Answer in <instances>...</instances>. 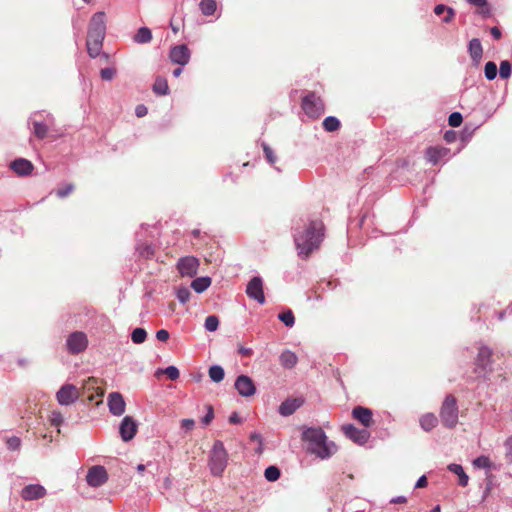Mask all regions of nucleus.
Segmentation results:
<instances>
[{"label":"nucleus","instance_id":"393cba45","mask_svg":"<svg viewBox=\"0 0 512 512\" xmlns=\"http://www.w3.org/2000/svg\"><path fill=\"white\" fill-rule=\"evenodd\" d=\"M298 362L296 354L290 350H285L280 355V363L283 367L291 369L295 367Z\"/></svg>","mask_w":512,"mask_h":512},{"label":"nucleus","instance_id":"37998d69","mask_svg":"<svg viewBox=\"0 0 512 512\" xmlns=\"http://www.w3.org/2000/svg\"><path fill=\"white\" fill-rule=\"evenodd\" d=\"M473 465L477 468L489 469L492 467V462L487 456H479L473 461Z\"/></svg>","mask_w":512,"mask_h":512},{"label":"nucleus","instance_id":"79ce46f5","mask_svg":"<svg viewBox=\"0 0 512 512\" xmlns=\"http://www.w3.org/2000/svg\"><path fill=\"white\" fill-rule=\"evenodd\" d=\"M500 77L503 79H507L511 76L512 73V65L509 61L504 60L500 63L499 69Z\"/></svg>","mask_w":512,"mask_h":512},{"label":"nucleus","instance_id":"a878e982","mask_svg":"<svg viewBox=\"0 0 512 512\" xmlns=\"http://www.w3.org/2000/svg\"><path fill=\"white\" fill-rule=\"evenodd\" d=\"M434 13L438 16L445 14L443 17V21L445 23L451 22L455 16V11L451 7L443 4L436 5L434 8Z\"/></svg>","mask_w":512,"mask_h":512},{"label":"nucleus","instance_id":"6e6552de","mask_svg":"<svg viewBox=\"0 0 512 512\" xmlns=\"http://www.w3.org/2000/svg\"><path fill=\"white\" fill-rule=\"evenodd\" d=\"M67 350L70 354H79L88 346V338L84 332L75 331L66 340Z\"/></svg>","mask_w":512,"mask_h":512},{"label":"nucleus","instance_id":"9b49d317","mask_svg":"<svg viewBox=\"0 0 512 512\" xmlns=\"http://www.w3.org/2000/svg\"><path fill=\"white\" fill-rule=\"evenodd\" d=\"M246 294L249 298L256 300L260 304L265 303L263 281L260 277L255 276L249 281L246 287Z\"/></svg>","mask_w":512,"mask_h":512},{"label":"nucleus","instance_id":"dca6fc26","mask_svg":"<svg viewBox=\"0 0 512 512\" xmlns=\"http://www.w3.org/2000/svg\"><path fill=\"white\" fill-rule=\"evenodd\" d=\"M173 63L186 65L190 60V50L185 44L174 46L169 55Z\"/></svg>","mask_w":512,"mask_h":512},{"label":"nucleus","instance_id":"09e8293b","mask_svg":"<svg viewBox=\"0 0 512 512\" xmlns=\"http://www.w3.org/2000/svg\"><path fill=\"white\" fill-rule=\"evenodd\" d=\"M164 373L167 375V377L171 380H177L180 376V372L177 367L175 366H168Z\"/></svg>","mask_w":512,"mask_h":512},{"label":"nucleus","instance_id":"e2e57ef3","mask_svg":"<svg viewBox=\"0 0 512 512\" xmlns=\"http://www.w3.org/2000/svg\"><path fill=\"white\" fill-rule=\"evenodd\" d=\"M491 35L496 39V40H499L501 38V31L498 27H492L491 30Z\"/></svg>","mask_w":512,"mask_h":512},{"label":"nucleus","instance_id":"a19ab883","mask_svg":"<svg viewBox=\"0 0 512 512\" xmlns=\"http://www.w3.org/2000/svg\"><path fill=\"white\" fill-rule=\"evenodd\" d=\"M264 475L268 481L273 482L279 479L280 470L276 466H269L268 468H266Z\"/></svg>","mask_w":512,"mask_h":512},{"label":"nucleus","instance_id":"4468645a","mask_svg":"<svg viewBox=\"0 0 512 512\" xmlns=\"http://www.w3.org/2000/svg\"><path fill=\"white\" fill-rule=\"evenodd\" d=\"M235 388L243 397H250L256 393V386L253 380L246 376L240 375L235 381Z\"/></svg>","mask_w":512,"mask_h":512},{"label":"nucleus","instance_id":"39448f33","mask_svg":"<svg viewBox=\"0 0 512 512\" xmlns=\"http://www.w3.org/2000/svg\"><path fill=\"white\" fill-rule=\"evenodd\" d=\"M458 413L456 398L452 394L447 395L439 412L442 424L449 429L454 428L458 423Z\"/></svg>","mask_w":512,"mask_h":512},{"label":"nucleus","instance_id":"603ef678","mask_svg":"<svg viewBox=\"0 0 512 512\" xmlns=\"http://www.w3.org/2000/svg\"><path fill=\"white\" fill-rule=\"evenodd\" d=\"M504 445L506 449L505 459L508 463H512V437L508 438Z\"/></svg>","mask_w":512,"mask_h":512},{"label":"nucleus","instance_id":"a211bd4d","mask_svg":"<svg viewBox=\"0 0 512 512\" xmlns=\"http://www.w3.org/2000/svg\"><path fill=\"white\" fill-rule=\"evenodd\" d=\"M352 417L365 427H370L374 423L372 411L363 406L353 408Z\"/></svg>","mask_w":512,"mask_h":512},{"label":"nucleus","instance_id":"ea45409f","mask_svg":"<svg viewBox=\"0 0 512 512\" xmlns=\"http://www.w3.org/2000/svg\"><path fill=\"white\" fill-rule=\"evenodd\" d=\"M205 329L209 332L216 331L219 326V319L215 315H210L205 319Z\"/></svg>","mask_w":512,"mask_h":512},{"label":"nucleus","instance_id":"9d476101","mask_svg":"<svg viewBox=\"0 0 512 512\" xmlns=\"http://www.w3.org/2000/svg\"><path fill=\"white\" fill-rule=\"evenodd\" d=\"M80 396H82L81 391L72 384L63 385L56 394L57 401L61 405H70Z\"/></svg>","mask_w":512,"mask_h":512},{"label":"nucleus","instance_id":"423d86ee","mask_svg":"<svg viewBox=\"0 0 512 512\" xmlns=\"http://www.w3.org/2000/svg\"><path fill=\"white\" fill-rule=\"evenodd\" d=\"M302 109L309 117L318 118L324 112V103L316 93L309 92L302 99Z\"/></svg>","mask_w":512,"mask_h":512},{"label":"nucleus","instance_id":"f8f14e48","mask_svg":"<svg viewBox=\"0 0 512 512\" xmlns=\"http://www.w3.org/2000/svg\"><path fill=\"white\" fill-rule=\"evenodd\" d=\"M108 479L107 471L103 466H93L86 475L87 483L92 487L103 485Z\"/></svg>","mask_w":512,"mask_h":512},{"label":"nucleus","instance_id":"f257e3e1","mask_svg":"<svg viewBox=\"0 0 512 512\" xmlns=\"http://www.w3.org/2000/svg\"><path fill=\"white\" fill-rule=\"evenodd\" d=\"M324 225L322 221H311L303 232L295 236V245L298 255L304 259L319 248L324 237Z\"/></svg>","mask_w":512,"mask_h":512},{"label":"nucleus","instance_id":"13d9d810","mask_svg":"<svg viewBox=\"0 0 512 512\" xmlns=\"http://www.w3.org/2000/svg\"><path fill=\"white\" fill-rule=\"evenodd\" d=\"M156 338L159 341L165 342L169 339V332L165 329L158 330L156 332Z\"/></svg>","mask_w":512,"mask_h":512},{"label":"nucleus","instance_id":"774afa93","mask_svg":"<svg viewBox=\"0 0 512 512\" xmlns=\"http://www.w3.org/2000/svg\"><path fill=\"white\" fill-rule=\"evenodd\" d=\"M444 138L447 142H452L454 140V133L451 131L446 132Z\"/></svg>","mask_w":512,"mask_h":512},{"label":"nucleus","instance_id":"aec40b11","mask_svg":"<svg viewBox=\"0 0 512 512\" xmlns=\"http://www.w3.org/2000/svg\"><path fill=\"white\" fill-rule=\"evenodd\" d=\"M45 495L46 489L39 484L27 485L21 491V497L26 501L40 499Z\"/></svg>","mask_w":512,"mask_h":512},{"label":"nucleus","instance_id":"c03bdc74","mask_svg":"<svg viewBox=\"0 0 512 512\" xmlns=\"http://www.w3.org/2000/svg\"><path fill=\"white\" fill-rule=\"evenodd\" d=\"M176 296L182 304H185L189 301L191 292L187 287H179L176 291Z\"/></svg>","mask_w":512,"mask_h":512},{"label":"nucleus","instance_id":"2f4dec72","mask_svg":"<svg viewBox=\"0 0 512 512\" xmlns=\"http://www.w3.org/2000/svg\"><path fill=\"white\" fill-rule=\"evenodd\" d=\"M152 40V32L147 27H141L134 35V41L136 43L144 44L149 43Z\"/></svg>","mask_w":512,"mask_h":512},{"label":"nucleus","instance_id":"20e7f679","mask_svg":"<svg viewBox=\"0 0 512 512\" xmlns=\"http://www.w3.org/2000/svg\"><path fill=\"white\" fill-rule=\"evenodd\" d=\"M228 464V452L220 440H216L209 454L208 466L213 476L221 477Z\"/></svg>","mask_w":512,"mask_h":512},{"label":"nucleus","instance_id":"f704fd0d","mask_svg":"<svg viewBox=\"0 0 512 512\" xmlns=\"http://www.w3.org/2000/svg\"><path fill=\"white\" fill-rule=\"evenodd\" d=\"M209 377L213 382L219 383L224 379V369L219 365H213L208 371Z\"/></svg>","mask_w":512,"mask_h":512},{"label":"nucleus","instance_id":"7ed1b4c3","mask_svg":"<svg viewBox=\"0 0 512 512\" xmlns=\"http://www.w3.org/2000/svg\"><path fill=\"white\" fill-rule=\"evenodd\" d=\"M106 33L105 13H95L89 23L86 46L88 54L95 58L97 57L103 46V41Z\"/></svg>","mask_w":512,"mask_h":512},{"label":"nucleus","instance_id":"0eeeda50","mask_svg":"<svg viewBox=\"0 0 512 512\" xmlns=\"http://www.w3.org/2000/svg\"><path fill=\"white\" fill-rule=\"evenodd\" d=\"M199 266V259L194 256L181 257L176 264V268L181 277L189 278H192L197 275Z\"/></svg>","mask_w":512,"mask_h":512},{"label":"nucleus","instance_id":"3c124183","mask_svg":"<svg viewBox=\"0 0 512 512\" xmlns=\"http://www.w3.org/2000/svg\"><path fill=\"white\" fill-rule=\"evenodd\" d=\"M49 420L52 425L58 427L63 422V417L60 412L53 411L49 416Z\"/></svg>","mask_w":512,"mask_h":512},{"label":"nucleus","instance_id":"412c9836","mask_svg":"<svg viewBox=\"0 0 512 512\" xmlns=\"http://www.w3.org/2000/svg\"><path fill=\"white\" fill-rule=\"evenodd\" d=\"M449 151L443 146H431L426 150V158L430 163L436 165L448 155Z\"/></svg>","mask_w":512,"mask_h":512},{"label":"nucleus","instance_id":"338daca9","mask_svg":"<svg viewBox=\"0 0 512 512\" xmlns=\"http://www.w3.org/2000/svg\"><path fill=\"white\" fill-rule=\"evenodd\" d=\"M250 439H251L252 441H257L260 445H262V437H261L259 434H257V433H252V434L250 435Z\"/></svg>","mask_w":512,"mask_h":512},{"label":"nucleus","instance_id":"6e6d98bb","mask_svg":"<svg viewBox=\"0 0 512 512\" xmlns=\"http://www.w3.org/2000/svg\"><path fill=\"white\" fill-rule=\"evenodd\" d=\"M21 441L18 437L13 436L7 440V445L10 450H16L20 447Z\"/></svg>","mask_w":512,"mask_h":512},{"label":"nucleus","instance_id":"e433bc0d","mask_svg":"<svg viewBox=\"0 0 512 512\" xmlns=\"http://www.w3.org/2000/svg\"><path fill=\"white\" fill-rule=\"evenodd\" d=\"M147 332L143 328H135L132 331L131 339L135 344H141L146 340Z\"/></svg>","mask_w":512,"mask_h":512},{"label":"nucleus","instance_id":"b1692460","mask_svg":"<svg viewBox=\"0 0 512 512\" xmlns=\"http://www.w3.org/2000/svg\"><path fill=\"white\" fill-rule=\"evenodd\" d=\"M448 470L458 476L459 485H461L462 487H465L468 485L469 477L465 473V471L461 465L455 464V463L449 464Z\"/></svg>","mask_w":512,"mask_h":512},{"label":"nucleus","instance_id":"cd10ccee","mask_svg":"<svg viewBox=\"0 0 512 512\" xmlns=\"http://www.w3.org/2000/svg\"><path fill=\"white\" fill-rule=\"evenodd\" d=\"M469 53L473 60L479 61L483 54L482 45L479 39L474 38L469 43Z\"/></svg>","mask_w":512,"mask_h":512},{"label":"nucleus","instance_id":"473e14b6","mask_svg":"<svg viewBox=\"0 0 512 512\" xmlns=\"http://www.w3.org/2000/svg\"><path fill=\"white\" fill-rule=\"evenodd\" d=\"M199 7L204 15L210 16L215 13L217 4L215 0H201L199 3Z\"/></svg>","mask_w":512,"mask_h":512},{"label":"nucleus","instance_id":"c9c22d12","mask_svg":"<svg viewBox=\"0 0 512 512\" xmlns=\"http://www.w3.org/2000/svg\"><path fill=\"white\" fill-rule=\"evenodd\" d=\"M323 127L328 132L336 131L340 127V121L336 117L329 116L324 119Z\"/></svg>","mask_w":512,"mask_h":512},{"label":"nucleus","instance_id":"052dcab7","mask_svg":"<svg viewBox=\"0 0 512 512\" xmlns=\"http://www.w3.org/2000/svg\"><path fill=\"white\" fill-rule=\"evenodd\" d=\"M427 484H428L427 478H426V476L423 475V476H421L418 479V481L416 482L415 487L416 488H424V487L427 486Z\"/></svg>","mask_w":512,"mask_h":512},{"label":"nucleus","instance_id":"72a5a7b5","mask_svg":"<svg viewBox=\"0 0 512 512\" xmlns=\"http://www.w3.org/2000/svg\"><path fill=\"white\" fill-rule=\"evenodd\" d=\"M168 90L167 80L163 77H157L153 84V91L158 95H166L168 94Z\"/></svg>","mask_w":512,"mask_h":512},{"label":"nucleus","instance_id":"c85d7f7f","mask_svg":"<svg viewBox=\"0 0 512 512\" xmlns=\"http://www.w3.org/2000/svg\"><path fill=\"white\" fill-rule=\"evenodd\" d=\"M469 4L478 8L477 13L483 17L491 16V8L487 3V0H466Z\"/></svg>","mask_w":512,"mask_h":512},{"label":"nucleus","instance_id":"f3484780","mask_svg":"<svg viewBox=\"0 0 512 512\" xmlns=\"http://www.w3.org/2000/svg\"><path fill=\"white\" fill-rule=\"evenodd\" d=\"M344 434L355 443L364 444L367 442L370 434L366 430H360L351 424L342 427Z\"/></svg>","mask_w":512,"mask_h":512},{"label":"nucleus","instance_id":"2eb2a0df","mask_svg":"<svg viewBox=\"0 0 512 512\" xmlns=\"http://www.w3.org/2000/svg\"><path fill=\"white\" fill-rule=\"evenodd\" d=\"M109 411L115 416H121L125 412V401L121 393L112 392L108 396Z\"/></svg>","mask_w":512,"mask_h":512},{"label":"nucleus","instance_id":"de8ad7c7","mask_svg":"<svg viewBox=\"0 0 512 512\" xmlns=\"http://www.w3.org/2000/svg\"><path fill=\"white\" fill-rule=\"evenodd\" d=\"M116 75V69L115 68H103L100 71V76L103 80L110 81L112 80Z\"/></svg>","mask_w":512,"mask_h":512},{"label":"nucleus","instance_id":"5701e85b","mask_svg":"<svg viewBox=\"0 0 512 512\" xmlns=\"http://www.w3.org/2000/svg\"><path fill=\"white\" fill-rule=\"evenodd\" d=\"M300 406L301 401L298 399L286 400L281 403L279 407V413L283 416H289L293 414Z\"/></svg>","mask_w":512,"mask_h":512},{"label":"nucleus","instance_id":"4c0bfd02","mask_svg":"<svg viewBox=\"0 0 512 512\" xmlns=\"http://www.w3.org/2000/svg\"><path fill=\"white\" fill-rule=\"evenodd\" d=\"M278 318L287 326L292 327L295 323V317L291 310L284 311L278 315Z\"/></svg>","mask_w":512,"mask_h":512},{"label":"nucleus","instance_id":"7c9ffc66","mask_svg":"<svg viewBox=\"0 0 512 512\" xmlns=\"http://www.w3.org/2000/svg\"><path fill=\"white\" fill-rule=\"evenodd\" d=\"M33 134L36 138L42 140L48 136L49 125L39 121H33Z\"/></svg>","mask_w":512,"mask_h":512},{"label":"nucleus","instance_id":"1a4fd4ad","mask_svg":"<svg viewBox=\"0 0 512 512\" xmlns=\"http://www.w3.org/2000/svg\"><path fill=\"white\" fill-rule=\"evenodd\" d=\"M492 350L488 347H481L475 361V372L479 376H485L491 372Z\"/></svg>","mask_w":512,"mask_h":512},{"label":"nucleus","instance_id":"58836bf2","mask_svg":"<svg viewBox=\"0 0 512 512\" xmlns=\"http://www.w3.org/2000/svg\"><path fill=\"white\" fill-rule=\"evenodd\" d=\"M484 73H485V77L488 79V80H493L496 78L497 76V66L494 62L492 61H489L485 64V67H484Z\"/></svg>","mask_w":512,"mask_h":512},{"label":"nucleus","instance_id":"bf43d9fd","mask_svg":"<svg viewBox=\"0 0 512 512\" xmlns=\"http://www.w3.org/2000/svg\"><path fill=\"white\" fill-rule=\"evenodd\" d=\"M137 117H143L147 114V108L144 105H138L135 109Z\"/></svg>","mask_w":512,"mask_h":512},{"label":"nucleus","instance_id":"c756f323","mask_svg":"<svg viewBox=\"0 0 512 512\" xmlns=\"http://www.w3.org/2000/svg\"><path fill=\"white\" fill-rule=\"evenodd\" d=\"M438 424V418L433 413H427L420 419V425L425 431H430Z\"/></svg>","mask_w":512,"mask_h":512},{"label":"nucleus","instance_id":"5fc2aeb1","mask_svg":"<svg viewBox=\"0 0 512 512\" xmlns=\"http://www.w3.org/2000/svg\"><path fill=\"white\" fill-rule=\"evenodd\" d=\"M213 418H214V410H213V407L211 405H209L207 407L206 415L202 418V423L204 425H209L211 423V421L213 420Z\"/></svg>","mask_w":512,"mask_h":512},{"label":"nucleus","instance_id":"6ab92c4d","mask_svg":"<svg viewBox=\"0 0 512 512\" xmlns=\"http://www.w3.org/2000/svg\"><path fill=\"white\" fill-rule=\"evenodd\" d=\"M10 168L18 176H28L32 173L34 166L31 161L25 158L15 159L10 163Z\"/></svg>","mask_w":512,"mask_h":512},{"label":"nucleus","instance_id":"8fccbe9b","mask_svg":"<svg viewBox=\"0 0 512 512\" xmlns=\"http://www.w3.org/2000/svg\"><path fill=\"white\" fill-rule=\"evenodd\" d=\"M262 148H263V151H264V154H265V157H266L267 161L270 164H274L275 160H276V157L274 155L273 150L266 143L262 144Z\"/></svg>","mask_w":512,"mask_h":512},{"label":"nucleus","instance_id":"49530a36","mask_svg":"<svg viewBox=\"0 0 512 512\" xmlns=\"http://www.w3.org/2000/svg\"><path fill=\"white\" fill-rule=\"evenodd\" d=\"M73 190H74V185L73 184H71V183L70 184H66L64 187L57 189L56 195L59 198H65L68 195H70L73 192Z\"/></svg>","mask_w":512,"mask_h":512},{"label":"nucleus","instance_id":"a18cd8bd","mask_svg":"<svg viewBox=\"0 0 512 512\" xmlns=\"http://www.w3.org/2000/svg\"><path fill=\"white\" fill-rule=\"evenodd\" d=\"M463 117L459 112H453L448 118V123L452 127H458L461 125Z\"/></svg>","mask_w":512,"mask_h":512},{"label":"nucleus","instance_id":"ddd939ff","mask_svg":"<svg viewBox=\"0 0 512 512\" xmlns=\"http://www.w3.org/2000/svg\"><path fill=\"white\" fill-rule=\"evenodd\" d=\"M138 430L136 421L131 416H125L120 424L119 433L123 441H130Z\"/></svg>","mask_w":512,"mask_h":512},{"label":"nucleus","instance_id":"864d4df0","mask_svg":"<svg viewBox=\"0 0 512 512\" xmlns=\"http://www.w3.org/2000/svg\"><path fill=\"white\" fill-rule=\"evenodd\" d=\"M139 253L142 257L150 258L154 254V250L150 245H144L139 247Z\"/></svg>","mask_w":512,"mask_h":512},{"label":"nucleus","instance_id":"4be33fe9","mask_svg":"<svg viewBox=\"0 0 512 512\" xmlns=\"http://www.w3.org/2000/svg\"><path fill=\"white\" fill-rule=\"evenodd\" d=\"M98 380L94 377H89L87 380L84 381L82 385V395L85 394V392H89L91 390H96V396L102 397L104 395V390L97 386ZM89 401H94L95 395L91 394L87 397Z\"/></svg>","mask_w":512,"mask_h":512},{"label":"nucleus","instance_id":"f03ea898","mask_svg":"<svg viewBox=\"0 0 512 512\" xmlns=\"http://www.w3.org/2000/svg\"><path fill=\"white\" fill-rule=\"evenodd\" d=\"M302 439L308 442V451L321 459L332 456L337 451L333 442H328L327 436L321 428H308L302 434Z\"/></svg>","mask_w":512,"mask_h":512},{"label":"nucleus","instance_id":"0e129e2a","mask_svg":"<svg viewBox=\"0 0 512 512\" xmlns=\"http://www.w3.org/2000/svg\"><path fill=\"white\" fill-rule=\"evenodd\" d=\"M239 353H240L241 355H243V356H247V357H249V356H251V355H252L253 351H252V349H251V348H246V347L241 346V347L239 348Z\"/></svg>","mask_w":512,"mask_h":512},{"label":"nucleus","instance_id":"680f3d73","mask_svg":"<svg viewBox=\"0 0 512 512\" xmlns=\"http://www.w3.org/2000/svg\"><path fill=\"white\" fill-rule=\"evenodd\" d=\"M229 422H230L231 424H239V423H241V419H240V417H239V415H238V413H237V412H233V413L230 415V417H229Z\"/></svg>","mask_w":512,"mask_h":512},{"label":"nucleus","instance_id":"4d7b16f0","mask_svg":"<svg viewBox=\"0 0 512 512\" xmlns=\"http://www.w3.org/2000/svg\"><path fill=\"white\" fill-rule=\"evenodd\" d=\"M195 422L193 419H183L181 421V428L186 431H191L194 428Z\"/></svg>","mask_w":512,"mask_h":512},{"label":"nucleus","instance_id":"69168bd1","mask_svg":"<svg viewBox=\"0 0 512 512\" xmlns=\"http://www.w3.org/2000/svg\"><path fill=\"white\" fill-rule=\"evenodd\" d=\"M406 501H407V499L404 496H399V497L393 498L391 500V503L402 504V503H406Z\"/></svg>","mask_w":512,"mask_h":512},{"label":"nucleus","instance_id":"bb28decb","mask_svg":"<svg viewBox=\"0 0 512 512\" xmlns=\"http://www.w3.org/2000/svg\"><path fill=\"white\" fill-rule=\"evenodd\" d=\"M211 282L212 280L210 277H199L192 281L191 287L195 292L202 293L208 289V287L211 285Z\"/></svg>","mask_w":512,"mask_h":512}]
</instances>
